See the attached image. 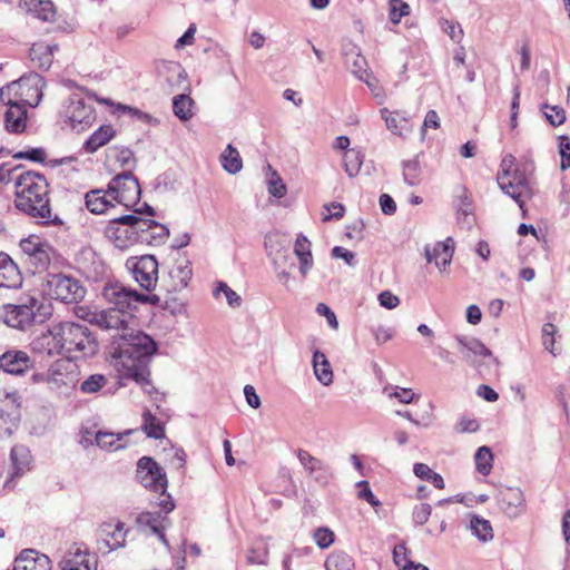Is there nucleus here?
I'll list each match as a JSON object with an SVG mask.
<instances>
[{"label": "nucleus", "instance_id": "nucleus-16", "mask_svg": "<svg viewBox=\"0 0 570 570\" xmlns=\"http://www.w3.org/2000/svg\"><path fill=\"white\" fill-rule=\"evenodd\" d=\"M61 570H97V558L75 543L59 562Z\"/></svg>", "mask_w": 570, "mask_h": 570}, {"label": "nucleus", "instance_id": "nucleus-54", "mask_svg": "<svg viewBox=\"0 0 570 570\" xmlns=\"http://www.w3.org/2000/svg\"><path fill=\"white\" fill-rule=\"evenodd\" d=\"M274 271L282 268L293 269L295 267L294 259L288 250H278L273 257Z\"/></svg>", "mask_w": 570, "mask_h": 570}, {"label": "nucleus", "instance_id": "nucleus-36", "mask_svg": "<svg viewBox=\"0 0 570 570\" xmlns=\"http://www.w3.org/2000/svg\"><path fill=\"white\" fill-rule=\"evenodd\" d=\"M195 101L185 94H180L173 99L174 115L181 121H187L193 118L195 111Z\"/></svg>", "mask_w": 570, "mask_h": 570}, {"label": "nucleus", "instance_id": "nucleus-58", "mask_svg": "<svg viewBox=\"0 0 570 570\" xmlns=\"http://www.w3.org/2000/svg\"><path fill=\"white\" fill-rule=\"evenodd\" d=\"M360 488L358 498L365 500L372 507H379L381 502L373 494L370 483L365 480L357 482L356 484Z\"/></svg>", "mask_w": 570, "mask_h": 570}, {"label": "nucleus", "instance_id": "nucleus-40", "mask_svg": "<svg viewBox=\"0 0 570 570\" xmlns=\"http://www.w3.org/2000/svg\"><path fill=\"white\" fill-rule=\"evenodd\" d=\"M20 404L13 400L10 403L9 412L7 413V420L4 423L0 421V439L9 438L14 430H17L20 421Z\"/></svg>", "mask_w": 570, "mask_h": 570}, {"label": "nucleus", "instance_id": "nucleus-24", "mask_svg": "<svg viewBox=\"0 0 570 570\" xmlns=\"http://www.w3.org/2000/svg\"><path fill=\"white\" fill-rule=\"evenodd\" d=\"M345 57V63L351 71L362 81L366 82L368 87L372 86L370 81V73L367 71V61L365 57L361 55V50L356 45L348 43L343 49Z\"/></svg>", "mask_w": 570, "mask_h": 570}, {"label": "nucleus", "instance_id": "nucleus-33", "mask_svg": "<svg viewBox=\"0 0 570 570\" xmlns=\"http://www.w3.org/2000/svg\"><path fill=\"white\" fill-rule=\"evenodd\" d=\"M313 368L314 374L316 379L323 384V385H330L333 381V372L331 368V364L327 361L324 353L316 350L313 353Z\"/></svg>", "mask_w": 570, "mask_h": 570}, {"label": "nucleus", "instance_id": "nucleus-5", "mask_svg": "<svg viewBox=\"0 0 570 570\" xmlns=\"http://www.w3.org/2000/svg\"><path fill=\"white\" fill-rule=\"evenodd\" d=\"M141 224L144 225L140 216L122 215L109 220L105 234L118 248H127L136 244V230Z\"/></svg>", "mask_w": 570, "mask_h": 570}, {"label": "nucleus", "instance_id": "nucleus-30", "mask_svg": "<svg viewBox=\"0 0 570 570\" xmlns=\"http://www.w3.org/2000/svg\"><path fill=\"white\" fill-rule=\"evenodd\" d=\"M387 129L397 136H404L410 131V121L406 117L401 116L397 111L391 112L387 108L380 110Z\"/></svg>", "mask_w": 570, "mask_h": 570}, {"label": "nucleus", "instance_id": "nucleus-19", "mask_svg": "<svg viewBox=\"0 0 570 570\" xmlns=\"http://www.w3.org/2000/svg\"><path fill=\"white\" fill-rule=\"evenodd\" d=\"M57 332L58 324L47 330L46 332L36 334L30 342L32 351L39 354H46L48 356L63 354L61 340L60 336L57 335Z\"/></svg>", "mask_w": 570, "mask_h": 570}, {"label": "nucleus", "instance_id": "nucleus-1", "mask_svg": "<svg viewBox=\"0 0 570 570\" xmlns=\"http://www.w3.org/2000/svg\"><path fill=\"white\" fill-rule=\"evenodd\" d=\"M128 317H131V313L109 308L95 314L91 323L104 331L114 332L109 336L107 352L119 377L135 381L147 394L153 395L157 390L149 379V364L158 346L148 334L130 328Z\"/></svg>", "mask_w": 570, "mask_h": 570}, {"label": "nucleus", "instance_id": "nucleus-49", "mask_svg": "<svg viewBox=\"0 0 570 570\" xmlns=\"http://www.w3.org/2000/svg\"><path fill=\"white\" fill-rule=\"evenodd\" d=\"M297 458L307 474L313 473L314 468L322 465L323 461L313 456L309 452L303 449H298Z\"/></svg>", "mask_w": 570, "mask_h": 570}, {"label": "nucleus", "instance_id": "nucleus-27", "mask_svg": "<svg viewBox=\"0 0 570 570\" xmlns=\"http://www.w3.org/2000/svg\"><path fill=\"white\" fill-rule=\"evenodd\" d=\"M452 238H448L446 242H438L433 247L425 246V257L429 263L434 262L435 266L443 271L450 265L453 257V247L450 245Z\"/></svg>", "mask_w": 570, "mask_h": 570}, {"label": "nucleus", "instance_id": "nucleus-14", "mask_svg": "<svg viewBox=\"0 0 570 570\" xmlns=\"http://www.w3.org/2000/svg\"><path fill=\"white\" fill-rule=\"evenodd\" d=\"M78 268L91 282H100L108 274V267L101 257L90 247L81 249L77 257Z\"/></svg>", "mask_w": 570, "mask_h": 570}, {"label": "nucleus", "instance_id": "nucleus-12", "mask_svg": "<svg viewBox=\"0 0 570 570\" xmlns=\"http://www.w3.org/2000/svg\"><path fill=\"white\" fill-rule=\"evenodd\" d=\"M102 296L107 302L114 305L112 308L130 313L136 309L138 292L128 288L119 283H108L102 288Z\"/></svg>", "mask_w": 570, "mask_h": 570}, {"label": "nucleus", "instance_id": "nucleus-22", "mask_svg": "<svg viewBox=\"0 0 570 570\" xmlns=\"http://www.w3.org/2000/svg\"><path fill=\"white\" fill-rule=\"evenodd\" d=\"M99 544H102L108 551H112L119 548H124L126 543L127 530H125V523L118 521L116 524L111 522H105L99 527ZM99 549L102 547L99 546Z\"/></svg>", "mask_w": 570, "mask_h": 570}, {"label": "nucleus", "instance_id": "nucleus-44", "mask_svg": "<svg viewBox=\"0 0 570 570\" xmlns=\"http://www.w3.org/2000/svg\"><path fill=\"white\" fill-rule=\"evenodd\" d=\"M403 167V180L409 186H416L420 184L421 165L417 158L404 160Z\"/></svg>", "mask_w": 570, "mask_h": 570}, {"label": "nucleus", "instance_id": "nucleus-60", "mask_svg": "<svg viewBox=\"0 0 570 570\" xmlns=\"http://www.w3.org/2000/svg\"><path fill=\"white\" fill-rule=\"evenodd\" d=\"M332 256L334 258L343 259L348 266L353 267L356 265L355 254L344 247L335 246L332 249Z\"/></svg>", "mask_w": 570, "mask_h": 570}, {"label": "nucleus", "instance_id": "nucleus-46", "mask_svg": "<svg viewBox=\"0 0 570 570\" xmlns=\"http://www.w3.org/2000/svg\"><path fill=\"white\" fill-rule=\"evenodd\" d=\"M225 295V298L230 307H239L242 305V297L232 289L225 282H218L215 287L213 295L218 298L220 294Z\"/></svg>", "mask_w": 570, "mask_h": 570}, {"label": "nucleus", "instance_id": "nucleus-25", "mask_svg": "<svg viewBox=\"0 0 570 570\" xmlns=\"http://www.w3.org/2000/svg\"><path fill=\"white\" fill-rule=\"evenodd\" d=\"M51 561L46 554L33 549H24L14 560L13 570H50Z\"/></svg>", "mask_w": 570, "mask_h": 570}, {"label": "nucleus", "instance_id": "nucleus-55", "mask_svg": "<svg viewBox=\"0 0 570 570\" xmlns=\"http://www.w3.org/2000/svg\"><path fill=\"white\" fill-rule=\"evenodd\" d=\"M314 540L321 549H326L334 542V533L327 528H318L314 531Z\"/></svg>", "mask_w": 570, "mask_h": 570}, {"label": "nucleus", "instance_id": "nucleus-48", "mask_svg": "<svg viewBox=\"0 0 570 570\" xmlns=\"http://www.w3.org/2000/svg\"><path fill=\"white\" fill-rule=\"evenodd\" d=\"M410 14V6L402 0H390L389 18L393 23H399L401 19Z\"/></svg>", "mask_w": 570, "mask_h": 570}, {"label": "nucleus", "instance_id": "nucleus-37", "mask_svg": "<svg viewBox=\"0 0 570 570\" xmlns=\"http://www.w3.org/2000/svg\"><path fill=\"white\" fill-rule=\"evenodd\" d=\"M10 459L16 470L14 476H19L28 469L31 462L30 450L22 444H17L11 449Z\"/></svg>", "mask_w": 570, "mask_h": 570}, {"label": "nucleus", "instance_id": "nucleus-23", "mask_svg": "<svg viewBox=\"0 0 570 570\" xmlns=\"http://www.w3.org/2000/svg\"><path fill=\"white\" fill-rule=\"evenodd\" d=\"M498 503L500 509L510 518L519 517L524 508V495L520 488H503L499 491Z\"/></svg>", "mask_w": 570, "mask_h": 570}, {"label": "nucleus", "instance_id": "nucleus-41", "mask_svg": "<svg viewBox=\"0 0 570 570\" xmlns=\"http://www.w3.org/2000/svg\"><path fill=\"white\" fill-rule=\"evenodd\" d=\"M141 428L148 438L159 440L165 435L164 424L149 410L142 413Z\"/></svg>", "mask_w": 570, "mask_h": 570}, {"label": "nucleus", "instance_id": "nucleus-7", "mask_svg": "<svg viewBox=\"0 0 570 570\" xmlns=\"http://www.w3.org/2000/svg\"><path fill=\"white\" fill-rule=\"evenodd\" d=\"M107 193L117 203L129 207L130 203L136 204L140 198L141 188L136 176L130 170H127L109 181Z\"/></svg>", "mask_w": 570, "mask_h": 570}, {"label": "nucleus", "instance_id": "nucleus-4", "mask_svg": "<svg viewBox=\"0 0 570 570\" xmlns=\"http://www.w3.org/2000/svg\"><path fill=\"white\" fill-rule=\"evenodd\" d=\"M43 78L37 72L21 76L0 89V100L9 99L27 107H37L42 99Z\"/></svg>", "mask_w": 570, "mask_h": 570}, {"label": "nucleus", "instance_id": "nucleus-31", "mask_svg": "<svg viewBox=\"0 0 570 570\" xmlns=\"http://www.w3.org/2000/svg\"><path fill=\"white\" fill-rule=\"evenodd\" d=\"M107 191L102 189H92L88 191L85 196L86 207L92 214H104L109 207H114L115 205L107 198Z\"/></svg>", "mask_w": 570, "mask_h": 570}, {"label": "nucleus", "instance_id": "nucleus-10", "mask_svg": "<svg viewBox=\"0 0 570 570\" xmlns=\"http://www.w3.org/2000/svg\"><path fill=\"white\" fill-rule=\"evenodd\" d=\"M136 479L154 492L167 489V476L160 465L150 456H142L137 462Z\"/></svg>", "mask_w": 570, "mask_h": 570}, {"label": "nucleus", "instance_id": "nucleus-26", "mask_svg": "<svg viewBox=\"0 0 570 570\" xmlns=\"http://www.w3.org/2000/svg\"><path fill=\"white\" fill-rule=\"evenodd\" d=\"M22 284V276L11 257L0 252V287L18 288Z\"/></svg>", "mask_w": 570, "mask_h": 570}, {"label": "nucleus", "instance_id": "nucleus-52", "mask_svg": "<svg viewBox=\"0 0 570 570\" xmlns=\"http://www.w3.org/2000/svg\"><path fill=\"white\" fill-rule=\"evenodd\" d=\"M16 159H28L35 163H43L46 160V150L41 147L30 148L29 150L18 151L13 155Z\"/></svg>", "mask_w": 570, "mask_h": 570}, {"label": "nucleus", "instance_id": "nucleus-61", "mask_svg": "<svg viewBox=\"0 0 570 570\" xmlns=\"http://www.w3.org/2000/svg\"><path fill=\"white\" fill-rule=\"evenodd\" d=\"M20 246L23 253L29 255L30 257L36 255L42 247H48L46 244L33 238L23 239Z\"/></svg>", "mask_w": 570, "mask_h": 570}, {"label": "nucleus", "instance_id": "nucleus-21", "mask_svg": "<svg viewBox=\"0 0 570 570\" xmlns=\"http://www.w3.org/2000/svg\"><path fill=\"white\" fill-rule=\"evenodd\" d=\"M499 186L504 194L515 200L520 208H523L522 196L529 188L525 168H514L509 178L499 180Z\"/></svg>", "mask_w": 570, "mask_h": 570}, {"label": "nucleus", "instance_id": "nucleus-53", "mask_svg": "<svg viewBox=\"0 0 570 570\" xmlns=\"http://www.w3.org/2000/svg\"><path fill=\"white\" fill-rule=\"evenodd\" d=\"M432 512L429 503H421L414 507L412 519L415 525H423L428 522Z\"/></svg>", "mask_w": 570, "mask_h": 570}, {"label": "nucleus", "instance_id": "nucleus-35", "mask_svg": "<svg viewBox=\"0 0 570 570\" xmlns=\"http://www.w3.org/2000/svg\"><path fill=\"white\" fill-rule=\"evenodd\" d=\"M30 59L40 69L48 70L51 67L53 56L50 45L39 42L30 48Z\"/></svg>", "mask_w": 570, "mask_h": 570}, {"label": "nucleus", "instance_id": "nucleus-29", "mask_svg": "<svg viewBox=\"0 0 570 570\" xmlns=\"http://www.w3.org/2000/svg\"><path fill=\"white\" fill-rule=\"evenodd\" d=\"M115 136V130L111 125H102L85 141L83 149L87 153H95L100 147L108 144Z\"/></svg>", "mask_w": 570, "mask_h": 570}, {"label": "nucleus", "instance_id": "nucleus-50", "mask_svg": "<svg viewBox=\"0 0 570 570\" xmlns=\"http://www.w3.org/2000/svg\"><path fill=\"white\" fill-rule=\"evenodd\" d=\"M106 382L107 380L104 375L94 374L81 383L80 390L83 393H96L106 384Z\"/></svg>", "mask_w": 570, "mask_h": 570}, {"label": "nucleus", "instance_id": "nucleus-18", "mask_svg": "<svg viewBox=\"0 0 570 570\" xmlns=\"http://www.w3.org/2000/svg\"><path fill=\"white\" fill-rule=\"evenodd\" d=\"M4 106V128L11 134H21L27 128V106L11 99L0 100Z\"/></svg>", "mask_w": 570, "mask_h": 570}, {"label": "nucleus", "instance_id": "nucleus-8", "mask_svg": "<svg viewBox=\"0 0 570 570\" xmlns=\"http://www.w3.org/2000/svg\"><path fill=\"white\" fill-rule=\"evenodd\" d=\"M127 266L131 269L135 281L148 292L156 287L158 281L160 282L158 262L154 255L128 259Z\"/></svg>", "mask_w": 570, "mask_h": 570}, {"label": "nucleus", "instance_id": "nucleus-2", "mask_svg": "<svg viewBox=\"0 0 570 570\" xmlns=\"http://www.w3.org/2000/svg\"><path fill=\"white\" fill-rule=\"evenodd\" d=\"M14 206L43 225L60 226L61 218L51 213L49 184L37 171H24L16 179Z\"/></svg>", "mask_w": 570, "mask_h": 570}, {"label": "nucleus", "instance_id": "nucleus-38", "mask_svg": "<svg viewBox=\"0 0 570 570\" xmlns=\"http://www.w3.org/2000/svg\"><path fill=\"white\" fill-rule=\"evenodd\" d=\"M220 164L223 168L229 174H237L243 168V160L238 150L228 144L225 150L220 155Z\"/></svg>", "mask_w": 570, "mask_h": 570}, {"label": "nucleus", "instance_id": "nucleus-15", "mask_svg": "<svg viewBox=\"0 0 570 570\" xmlns=\"http://www.w3.org/2000/svg\"><path fill=\"white\" fill-rule=\"evenodd\" d=\"M454 338L459 344L460 353L468 363L476 365V358L481 357L499 365V360L480 340L465 335H455Z\"/></svg>", "mask_w": 570, "mask_h": 570}, {"label": "nucleus", "instance_id": "nucleus-3", "mask_svg": "<svg viewBox=\"0 0 570 570\" xmlns=\"http://www.w3.org/2000/svg\"><path fill=\"white\" fill-rule=\"evenodd\" d=\"M57 335L60 336L63 354L79 353L81 356H91L98 350L95 335L87 325L75 322L58 324Z\"/></svg>", "mask_w": 570, "mask_h": 570}, {"label": "nucleus", "instance_id": "nucleus-11", "mask_svg": "<svg viewBox=\"0 0 570 570\" xmlns=\"http://www.w3.org/2000/svg\"><path fill=\"white\" fill-rule=\"evenodd\" d=\"M66 117L72 129L77 131H82L86 127L90 126L96 118L94 107L87 104L85 98L79 95L70 96L66 107Z\"/></svg>", "mask_w": 570, "mask_h": 570}, {"label": "nucleus", "instance_id": "nucleus-13", "mask_svg": "<svg viewBox=\"0 0 570 570\" xmlns=\"http://www.w3.org/2000/svg\"><path fill=\"white\" fill-rule=\"evenodd\" d=\"M38 304V299L29 297L27 303L7 305L4 322L11 327L26 330L36 321Z\"/></svg>", "mask_w": 570, "mask_h": 570}, {"label": "nucleus", "instance_id": "nucleus-45", "mask_svg": "<svg viewBox=\"0 0 570 570\" xmlns=\"http://www.w3.org/2000/svg\"><path fill=\"white\" fill-rule=\"evenodd\" d=\"M343 163L346 174L350 177H355L361 170L363 155L360 150L348 149L343 156Z\"/></svg>", "mask_w": 570, "mask_h": 570}, {"label": "nucleus", "instance_id": "nucleus-39", "mask_svg": "<svg viewBox=\"0 0 570 570\" xmlns=\"http://www.w3.org/2000/svg\"><path fill=\"white\" fill-rule=\"evenodd\" d=\"M469 529L480 541L488 542L493 539V529L489 520L476 514L470 519Z\"/></svg>", "mask_w": 570, "mask_h": 570}, {"label": "nucleus", "instance_id": "nucleus-62", "mask_svg": "<svg viewBox=\"0 0 570 570\" xmlns=\"http://www.w3.org/2000/svg\"><path fill=\"white\" fill-rule=\"evenodd\" d=\"M556 332H557V328H556V326L552 323H547L542 327L543 345L551 353L553 352L552 351V347H553V344H554V337L553 336H554Z\"/></svg>", "mask_w": 570, "mask_h": 570}, {"label": "nucleus", "instance_id": "nucleus-6", "mask_svg": "<svg viewBox=\"0 0 570 570\" xmlns=\"http://www.w3.org/2000/svg\"><path fill=\"white\" fill-rule=\"evenodd\" d=\"M47 285L52 298L67 304L80 302L87 293L77 278L62 273L50 275Z\"/></svg>", "mask_w": 570, "mask_h": 570}, {"label": "nucleus", "instance_id": "nucleus-51", "mask_svg": "<svg viewBox=\"0 0 570 570\" xmlns=\"http://www.w3.org/2000/svg\"><path fill=\"white\" fill-rule=\"evenodd\" d=\"M559 154L561 157L560 168L566 170L570 168V137L561 135L559 137Z\"/></svg>", "mask_w": 570, "mask_h": 570}, {"label": "nucleus", "instance_id": "nucleus-20", "mask_svg": "<svg viewBox=\"0 0 570 570\" xmlns=\"http://www.w3.org/2000/svg\"><path fill=\"white\" fill-rule=\"evenodd\" d=\"M0 368L11 375H23L33 368V361L20 350H10L0 356Z\"/></svg>", "mask_w": 570, "mask_h": 570}, {"label": "nucleus", "instance_id": "nucleus-9", "mask_svg": "<svg viewBox=\"0 0 570 570\" xmlns=\"http://www.w3.org/2000/svg\"><path fill=\"white\" fill-rule=\"evenodd\" d=\"M193 271L190 262L185 257L177 258L166 274H163L159 282L160 289L166 293H178L187 287Z\"/></svg>", "mask_w": 570, "mask_h": 570}, {"label": "nucleus", "instance_id": "nucleus-34", "mask_svg": "<svg viewBox=\"0 0 570 570\" xmlns=\"http://www.w3.org/2000/svg\"><path fill=\"white\" fill-rule=\"evenodd\" d=\"M138 524L142 527H147L151 530L154 534L158 537V539L169 548V542L164 533V527L161 524V518L158 512H141L137 517Z\"/></svg>", "mask_w": 570, "mask_h": 570}, {"label": "nucleus", "instance_id": "nucleus-59", "mask_svg": "<svg viewBox=\"0 0 570 570\" xmlns=\"http://www.w3.org/2000/svg\"><path fill=\"white\" fill-rule=\"evenodd\" d=\"M390 397H395L403 404H410L419 399V396L411 389H399L397 386H395V391L390 394Z\"/></svg>", "mask_w": 570, "mask_h": 570}, {"label": "nucleus", "instance_id": "nucleus-43", "mask_svg": "<svg viewBox=\"0 0 570 570\" xmlns=\"http://www.w3.org/2000/svg\"><path fill=\"white\" fill-rule=\"evenodd\" d=\"M474 461L479 473L482 475L490 474L493 461L491 449L487 445L480 446L474 454Z\"/></svg>", "mask_w": 570, "mask_h": 570}, {"label": "nucleus", "instance_id": "nucleus-42", "mask_svg": "<svg viewBox=\"0 0 570 570\" xmlns=\"http://www.w3.org/2000/svg\"><path fill=\"white\" fill-rule=\"evenodd\" d=\"M326 570H353L354 560L346 552H334L325 561Z\"/></svg>", "mask_w": 570, "mask_h": 570}, {"label": "nucleus", "instance_id": "nucleus-17", "mask_svg": "<svg viewBox=\"0 0 570 570\" xmlns=\"http://www.w3.org/2000/svg\"><path fill=\"white\" fill-rule=\"evenodd\" d=\"M141 226H138L136 244H146L150 246H159L165 244L169 236L167 226L156 222L155 219L142 217Z\"/></svg>", "mask_w": 570, "mask_h": 570}, {"label": "nucleus", "instance_id": "nucleus-56", "mask_svg": "<svg viewBox=\"0 0 570 570\" xmlns=\"http://www.w3.org/2000/svg\"><path fill=\"white\" fill-rule=\"evenodd\" d=\"M66 379H67V375L63 372H61L59 368L51 366L48 370L47 384H48L49 389H59L60 386L66 385L67 384Z\"/></svg>", "mask_w": 570, "mask_h": 570}, {"label": "nucleus", "instance_id": "nucleus-57", "mask_svg": "<svg viewBox=\"0 0 570 570\" xmlns=\"http://www.w3.org/2000/svg\"><path fill=\"white\" fill-rule=\"evenodd\" d=\"M268 193L276 198H282L286 194V186L276 173L268 180Z\"/></svg>", "mask_w": 570, "mask_h": 570}, {"label": "nucleus", "instance_id": "nucleus-28", "mask_svg": "<svg viewBox=\"0 0 570 570\" xmlns=\"http://www.w3.org/2000/svg\"><path fill=\"white\" fill-rule=\"evenodd\" d=\"M294 254L299 259V272L302 276L305 277L313 266V256L311 243L303 234H299L296 238Z\"/></svg>", "mask_w": 570, "mask_h": 570}, {"label": "nucleus", "instance_id": "nucleus-47", "mask_svg": "<svg viewBox=\"0 0 570 570\" xmlns=\"http://www.w3.org/2000/svg\"><path fill=\"white\" fill-rule=\"evenodd\" d=\"M542 110L546 119L553 127L560 126L566 121V111L562 107L544 104L542 105Z\"/></svg>", "mask_w": 570, "mask_h": 570}, {"label": "nucleus", "instance_id": "nucleus-63", "mask_svg": "<svg viewBox=\"0 0 570 570\" xmlns=\"http://www.w3.org/2000/svg\"><path fill=\"white\" fill-rule=\"evenodd\" d=\"M308 476L318 483L326 484L331 478L330 466L323 462L322 465L314 468L313 473H309Z\"/></svg>", "mask_w": 570, "mask_h": 570}, {"label": "nucleus", "instance_id": "nucleus-64", "mask_svg": "<svg viewBox=\"0 0 570 570\" xmlns=\"http://www.w3.org/2000/svg\"><path fill=\"white\" fill-rule=\"evenodd\" d=\"M159 494L157 505L167 514L175 509V502L171 495L167 492V489L164 491H158Z\"/></svg>", "mask_w": 570, "mask_h": 570}, {"label": "nucleus", "instance_id": "nucleus-32", "mask_svg": "<svg viewBox=\"0 0 570 570\" xmlns=\"http://www.w3.org/2000/svg\"><path fill=\"white\" fill-rule=\"evenodd\" d=\"M130 433V430L124 433L98 431L95 434V443L102 450L117 451L125 448V444H122L121 441L126 435Z\"/></svg>", "mask_w": 570, "mask_h": 570}]
</instances>
